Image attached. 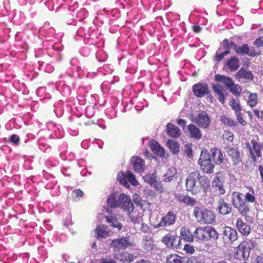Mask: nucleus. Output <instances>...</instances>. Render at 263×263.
<instances>
[{"mask_svg":"<svg viewBox=\"0 0 263 263\" xmlns=\"http://www.w3.org/2000/svg\"><path fill=\"white\" fill-rule=\"evenodd\" d=\"M70 64V67L67 70L66 73L61 76V80L56 83L57 90L65 97L70 95L72 89L75 87L74 78L79 77L82 70L78 59L72 58Z\"/></svg>","mask_w":263,"mask_h":263,"instance_id":"nucleus-1","label":"nucleus"},{"mask_svg":"<svg viewBox=\"0 0 263 263\" xmlns=\"http://www.w3.org/2000/svg\"><path fill=\"white\" fill-rule=\"evenodd\" d=\"M253 247V241L252 240L246 239L242 241L235 249V258L240 261L241 263H247Z\"/></svg>","mask_w":263,"mask_h":263,"instance_id":"nucleus-2","label":"nucleus"},{"mask_svg":"<svg viewBox=\"0 0 263 263\" xmlns=\"http://www.w3.org/2000/svg\"><path fill=\"white\" fill-rule=\"evenodd\" d=\"M193 215L201 223H212L215 221V215L213 212L206 208L196 206L193 210Z\"/></svg>","mask_w":263,"mask_h":263,"instance_id":"nucleus-3","label":"nucleus"},{"mask_svg":"<svg viewBox=\"0 0 263 263\" xmlns=\"http://www.w3.org/2000/svg\"><path fill=\"white\" fill-rule=\"evenodd\" d=\"M194 236L199 240L208 241L211 238L217 240L219 234L214 228L204 226L197 228L194 232Z\"/></svg>","mask_w":263,"mask_h":263,"instance_id":"nucleus-4","label":"nucleus"},{"mask_svg":"<svg viewBox=\"0 0 263 263\" xmlns=\"http://www.w3.org/2000/svg\"><path fill=\"white\" fill-rule=\"evenodd\" d=\"M241 196L242 194L239 192H234L233 193L232 204L240 215L247 216L250 212V208Z\"/></svg>","mask_w":263,"mask_h":263,"instance_id":"nucleus-5","label":"nucleus"},{"mask_svg":"<svg viewBox=\"0 0 263 263\" xmlns=\"http://www.w3.org/2000/svg\"><path fill=\"white\" fill-rule=\"evenodd\" d=\"M215 80L217 82L223 83L230 91L236 97L240 95L242 90L240 86L235 84L231 78L217 74L215 76Z\"/></svg>","mask_w":263,"mask_h":263,"instance_id":"nucleus-6","label":"nucleus"},{"mask_svg":"<svg viewBox=\"0 0 263 263\" xmlns=\"http://www.w3.org/2000/svg\"><path fill=\"white\" fill-rule=\"evenodd\" d=\"M225 41L227 43V47L228 48H233L235 52L238 54L248 55L252 57H254L258 54L255 52L254 48H249L247 44L238 46L233 42H229L227 39Z\"/></svg>","mask_w":263,"mask_h":263,"instance_id":"nucleus-7","label":"nucleus"},{"mask_svg":"<svg viewBox=\"0 0 263 263\" xmlns=\"http://www.w3.org/2000/svg\"><path fill=\"white\" fill-rule=\"evenodd\" d=\"M198 177H199V173L195 171L191 173L186 179V190L193 194H197L200 192V189L196 185V179L198 180Z\"/></svg>","mask_w":263,"mask_h":263,"instance_id":"nucleus-8","label":"nucleus"},{"mask_svg":"<svg viewBox=\"0 0 263 263\" xmlns=\"http://www.w3.org/2000/svg\"><path fill=\"white\" fill-rule=\"evenodd\" d=\"M192 89L194 95L197 98H201L207 96L208 98H212L208 85L206 83L198 82L194 84Z\"/></svg>","mask_w":263,"mask_h":263,"instance_id":"nucleus-9","label":"nucleus"},{"mask_svg":"<svg viewBox=\"0 0 263 263\" xmlns=\"http://www.w3.org/2000/svg\"><path fill=\"white\" fill-rule=\"evenodd\" d=\"M131 246H132V243L126 237L114 239L110 243V247L112 248L114 253L119 252L120 250H125Z\"/></svg>","mask_w":263,"mask_h":263,"instance_id":"nucleus-10","label":"nucleus"},{"mask_svg":"<svg viewBox=\"0 0 263 263\" xmlns=\"http://www.w3.org/2000/svg\"><path fill=\"white\" fill-rule=\"evenodd\" d=\"M76 36L83 38L84 41L86 40H87V42H90V40H99L97 37V32L94 31L91 27L88 28L87 30L83 27H80L76 32Z\"/></svg>","mask_w":263,"mask_h":263,"instance_id":"nucleus-11","label":"nucleus"},{"mask_svg":"<svg viewBox=\"0 0 263 263\" xmlns=\"http://www.w3.org/2000/svg\"><path fill=\"white\" fill-rule=\"evenodd\" d=\"M143 179L144 181L149 184L152 187L155 188L157 191L160 192H163L164 189L161 182H159L157 179L156 171H154L152 174H146Z\"/></svg>","mask_w":263,"mask_h":263,"instance_id":"nucleus-12","label":"nucleus"},{"mask_svg":"<svg viewBox=\"0 0 263 263\" xmlns=\"http://www.w3.org/2000/svg\"><path fill=\"white\" fill-rule=\"evenodd\" d=\"M176 218V215L174 212L170 211L165 216L161 218L160 222L156 227H165L172 226L175 223Z\"/></svg>","mask_w":263,"mask_h":263,"instance_id":"nucleus-13","label":"nucleus"},{"mask_svg":"<svg viewBox=\"0 0 263 263\" xmlns=\"http://www.w3.org/2000/svg\"><path fill=\"white\" fill-rule=\"evenodd\" d=\"M195 122L198 126L206 128L211 123V120L208 114L204 111H202L199 112L196 117Z\"/></svg>","mask_w":263,"mask_h":263,"instance_id":"nucleus-14","label":"nucleus"},{"mask_svg":"<svg viewBox=\"0 0 263 263\" xmlns=\"http://www.w3.org/2000/svg\"><path fill=\"white\" fill-rule=\"evenodd\" d=\"M149 146L152 152L162 158H166L168 155L165 153L164 148L161 146L159 143L154 140H151L149 142Z\"/></svg>","mask_w":263,"mask_h":263,"instance_id":"nucleus-15","label":"nucleus"},{"mask_svg":"<svg viewBox=\"0 0 263 263\" xmlns=\"http://www.w3.org/2000/svg\"><path fill=\"white\" fill-rule=\"evenodd\" d=\"M222 235L223 239L227 242H234L237 238V233L236 230L228 226L223 228Z\"/></svg>","mask_w":263,"mask_h":263,"instance_id":"nucleus-16","label":"nucleus"},{"mask_svg":"<svg viewBox=\"0 0 263 263\" xmlns=\"http://www.w3.org/2000/svg\"><path fill=\"white\" fill-rule=\"evenodd\" d=\"M251 143L252 145V148L249 146L250 152L251 155V158L253 161L255 163L256 162V156L257 157H261V148L263 147L262 144L258 143L255 139H252L251 141Z\"/></svg>","mask_w":263,"mask_h":263,"instance_id":"nucleus-17","label":"nucleus"},{"mask_svg":"<svg viewBox=\"0 0 263 263\" xmlns=\"http://www.w3.org/2000/svg\"><path fill=\"white\" fill-rule=\"evenodd\" d=\"M120 199L121 200L119 208H121L125 211L130 213L134 209V206L130 198L124 194L120 195Z\"/></svg>","mask_w":263,"mask_h":263,"instance_id":"nucleus-18","label":"nucleus"},{"mask_svg":"<svg viewBox=\"0 0 263 263\" xmlns=\"http://www.w3.org/2000/svg\"><path fill=\"white\" fill-rule=\"evenodd\" d=\"M98 42L99 40H90V42H87V43L89 44V46L81 48L80 49V54L84 57H88L91 53H94L98 48L96 44Z\"/></svg>","mask_w":263,"mask_h":263,"instance_id":"nucleus-19","label":"nucleus"},{"mask_svg":"<svg viewBox=\"0 0 263 263\" xmlns=\"http://www.w3.org/2000/svg\"><path fill=\"white\" fill-rule=\"evenodd\" d=\"M177 237L171 234H167L162 238V242L167 247L177 248L179 245L180 240L177 241Z\"/></svg>","mask_w":263,"mask_h":263,"instance_id":"nucleus-20","label":"nucleus"},{"mask_svg":"<svg viewBox=\"0 0 263 263\" xmlns=\"http://www.w3.org/2000/svg\"><path fill=\"white\" fill-rule=\"evenodd\" d=\"M127 180L133 186H137L138 182L136 180L135 175L130 172H127L125 177L121 178L119 177V181L121 184H123L125 187H129V185L127 182Z\"/></svg>","mask_w":263,"mask_h":263,"instance_id":"nucleus-21","label":"nucleus"},{"mask_svg":"<svg viewBox=\"0 0 263 263\" xmlns=\"http://www.w3.org/2000/svg\"><path fill=\"white\" fill-rule=\"evenodd\" d=\"M48 128L52 129L53 139H59L64 137L65 132L62 125H55L52 122H48Z\"/></svg>","mask_w":263,"mask_h":263,"instance_id":"nucleus-22","label":"nucleus"},{"mask_svg":"<svg viewBox=\"0 0 263 263\" xmlns=\"http://www.w3.org/2000/svg\"><path fill=\"white\" fill-rule=\"evenodd\" d=\"M213 164L212 159L211 151H209L206 149H203L200 154V158L198 160V164Z\"/></svg>","mask_w":263,"mask_h":263,"instance_id":"nucleus-23","label":"nucleus"},{"mask_svg":"<svg viewBox=\"0 0 263 263\" xmlns=\"http://www.w3.org/2000/svg\"><path fill=\"white\" fill-rule=\"evenodd\" d=\"M114 257L122 262H130L134 260V256L133 254L127 252L122 253H114Z\"/></svg>","mask_w":263,"mask_h":263,"instance_id":"nucleus-24","label":"nucleus"},{"mask_svg":"<svg viewBox=\"0 0 263 263\" xmlns=\"http://www.w3.org/2000/svg\"><path fill=\"white\" fill-rule=\"evenodd\" d=\"M236 227L240 233L243 235H248L251 231L250 226L243 221L241 218H238L236 222Z\"/></svg>","mask_w":263,"mask_h":263,"instance_id":"nucleus-25","label":"nucleus"},{"mask_svg":"<svg viewBox=\"0 0 263 263\" xmlns=\"http://www.w3.org/2000/svg\"><path fill=\"white\" fill-rule=\"evenodd\" d=\"M212 155V163L214 162L216 164H221L223 162V156L220 149L216 148L211 149Z\"/></svg>","mask_w":263,"mask_h":263,"instance_id":"nucleus-26","label":"nucleus"},{"mask_svg":"<svg viewBox=\"0 0 263 263\" xmlns=\"http://www.w3.org/2000/svg\"><path fill=\"white\" fill-rule=\"evenodd\" d=\"M95 231L97 234L96 237L97 239L106 238L110 232V230L108 227L103 224L98 226Z\"/></svg>","mask_w":263,"mask_h":263,"instance_id":"nucleus-27","label":"nucleus"},{"mask_svg":"<svg viewBox=\"0 0 263 263\" xmlns=\"http://www.w3.org/2000/svg\"><path fill=\"white\" fill-rule=\"evenodd\" d=\"M63 47L61 43H55L52 45L51 49H48L47 53L50 56L59 59L61 57L60 52L63 50Z\"/></svg>","mask_w":263,"mask_h":263,"instance_id":"nucleus-28","label":"nucleus"},{"mask_svg":"<svg viewBox=\"0 0 263 263\" xmlns=\"http://www.w3.org/2000/svg\"><path fill=\"white\" fill-rule=\"evenodd\" d=\"M212 89L217 96L218 101L222 104H224L225 103L226 97L224 93L227 95V93L223 90L222 86L217 84L214 85L212 86Z\"/></svg>","mask_w":263,"mask_h":263,"instance_id":"nucleus-29","label":"nucleus"},{"mask_svg":"<svg viewBox=\"0 0 263 263\" xmlns=\"http://www.w3.org/2000/svg\"><path fill=\"white\" fill-rule=\"evenodd\" d=\"M212 186L219 195H222L225 194L226 191L223 182L219 179L217 176L214 178L212 181Z\"/></svg>","mask_w":263,"mask_h":263,"instance_id":"nucleus-30","label":"nucleus"},{"mask_svg":"<svg viewBox=\"0 0 263 263\" xmlns=\"http://www.w3.org/2000/svg\"><path fill=\"white\" fill-rule=\"evenodd\" d=\"M193 235L191 231L186 227H182L180 229V239H182L185 241L193 242L194 241Z\"/></svg>","mask_w":263,"mask_h":263,"instance_id":"nucleus-31","label":"nucleus"},{"mask_svg":"<svg viewBox=\"0 0 263 263\" xmlns=\"http://www.w3.org/2000/svg\"><path fill=\"white\" fill-rule=\"evenodd\" d=\"M236 77L238 79H245L248 81H253L254 75L250 70L241 67L236 73Z\"/></svg>","mask_w":263,"mask_h":263,"instance_id":"nucleus-32","label":"nucleus"},{"mask_svg":"<svg viewBox=\"0 0 263 263\" xmlns=\"http://www.w3.org/2000/svg\"><path fill=\"white\" fill-rule=\"evenodd\" d=\"M198 183H199L200 190H201L204 193H207L210 191V181L209 178L204 177L201 176L199 174V177H198Z\"/></svg>","mask_w":263,"mask_h":263,"instance_id":"nucleus-33","label":"nucleus"},{"mask_svg":"<svg viewBox=\"0 0 263 263\" xmlns=\"http://www.w3.org/2000/svg\"><path fill=\"white\" fill-rule=\"evenodd\" d=\"M38 135L39 136V139L41 140L53 139L52 129L48 128V122L46 124V128L41 129L39 132Z\"/></svg>","mask_w":263,"mask_h":263,"instance_id":"nucleus-34","label":"nucleus"},{"mask_svg":"<svg viewBox=\"0 0 263 263\" xmlns=\"http://www.w3.org/2000/svg\"><path fill=\"white\" fill-rule=\"evenodd\" d=\"M155 247L154 240L152 238H147L146 237L142 242L141 249L144 252H150L152 251Z\"/></svg>","mask_w":263,"mask_h":263,"instance_id":"nucleus-35","label":"nucleus"},{"mask_svg":"<svg viewBox=\"0 0 263 263\" xmlns=\"http://www.w3.org/2000/svg\"><path fill=\"white\" fill-rule=\"evenodd\" d=\"M121 202V200L120 199V196L117 198L115 193L111 194L107 199V205L110 208H119Z\"/></svg>","mask_w":263,"mask_h":263,"instance_id":"nucleus-36","label":"nucleus"},{"mask_svg":"<svg viewBox=\"0 0 263 263\" xmlns=\"http://www.w3.org/2000/svg\"><path fill=\"white\" fill-rule=\"evenodd\" d=\"M225 66H227L231 71H234L239 68V60L236 57H233L227 61Z\"/></svg>","mask_w":263,"mask_h":263,"instance_id":"nucleus-37","label":"nucleus"},{"mask_svg":"<svg viewBox=\"0 0 263 263\" xmlns=\"http://www.w3.org/2000/svg\"><path fill=\"white\" fill-rule=\"evenodd\" d=\"M217 209L221 214L226 215L231 212V208L225 202L223 198H220L218 201Z\"/></svg>","mask_w":263,"mask_h":263,"instance_id":"nucleus-38","label":"nucleus"},{"mask_svg":"<svg viewBox=\"0 0 263 263\" xmlns=\"http://www.w3.org/2000/svg\"><path fill=\"white\" fill-rule=\"evenodd\" d=\"M187 130L191 138L195 139H200L202 137L201 130L193 124L187 126Z\"/></svg>","mask_w":263,"mask_h":263,"instance_id":"nucleus-39","label":"nucleus"},{"mask_svg":"<svg viewBox=\"0 0 263 263\" xmlns=\"http://www.w3.org/2000/svg\"><path fill=\"white\" fill-rule=\"evenodd\" d=\"M166 130L167 135L172 138H178L180 135L179 128L170 123L166 125Z\"/></svg>","mask_w":263,"mask_h":263,"instance_id":"nucleus-40","label":"nucleus"},{"mask_svg":"<svg viewBox=\"0 0 263 263\" xmlns=\"http://www.w3.org/2000/svg\"><path fill=\"white\" fill-rule=\"evenodd\" d=\"M64 103L61 100H59L55 102L53 105L54 112L56 116L60 118L62 116L64 113Z\"/></svg>","mask_w":263,"mask_h":263,"instance_id":"nucleus-41","label":"nucleus"},{"mask_svg":"<svg viewBox=\"0 0 263 263\" xmlns=\"http://www.w3.org/2000/svg\"><path fill=\"white\" fill-rule=\"evenodd\" d=\"M104 218L105 219V221L107 223H111V226L114 228H117L118 230H121L123 228V225L122 223H121L117 219V218L116 217L114 216H105L104 217Z\"/></svg>","mask_w":263,"mask_h":263,"instance_id":"nucleus-42","label":"nucleus"},{"mask_svg":"<svg viewBox=\"0 0 263 263\" xmlns=\"http://www.w3.org/2000/svg\"><path fill=\"white\" fill-rule=\"evenodd\" d=\"M24 123V122L22 118L17 117L11 119L8 124L11 128L19 129L22 126Z\"/></svg>","mask_w":263,"mask_h":263,"instance_id":"nucleus-43","label":"nucleus"},{"mask_svg":"<svg viewBox=\"0 0 263 263\" xmlns=\"http://www.w3.org/2000/svg\"><path fill=\"white\" fill-rule=\"evenodd\" d=\"M177 175V170L174 166H171L168 168L166 173L165 174L164 181L166 182H170L172 180L174 177H176Z\"/></svg>","mask_w":263,"mask_h":263,"instance_id":"nucleus-44","label":"nucleus"},{"mask_svg":"<svg viewBox=\"0 0 263 263\" xmlns=\"http://www.w3.org/2000/svg\"><path fill=\"white\" fill-rule=\"evenodd\" d=\"M223 47H224V48L226 49V50L223 52L218 53L219 50H218L216 52V53L214 57V60L215 61H216V62L220 61L224 57V56L227 55L230 52V51L229 50V49L230 48H228L227 47V43L226 42L225 40L223 41Z\"/></svg>","mask_w":263,"mask_h":263,"instance_id":"nucleus-45","label":"nucleus"},{"mask_svg":"<svg viewBox=\"0 0 263 263\" xmlns=\"http://www.w3.org/2000/svg\"><path fill=\"white\" fill-rule=\"evenodd\" d=\"M229 155L231 156L234 161V164H237L240 161L239 152L237 148H231L228 152Z\"/></svg>","mask_w":263,"mask_h":263,"instance_id":"nucleus-46","label":"nucleus"},{"mask_svg":"<svg viewBox=\"0 0 263 263\" xmlns=\"http://www.w3.org/2000/svg\"><path fill=\"white\" fill-rule=\"evenodd\" d=\"M182 258L177 254H172L166 257V263H183Z\"/></svg>","mask_w":263,"mask_h":263,"instance_id":"nucleus-47","label":"nucleus"},{"mask_svg":"<svg viewBox=\"0 0 263 263\" xmlns=\"http://www.w3.org/2000/svg\"><path fill=\"white\" fill-rule=\"evenodd\" d=\"M96 107L98 108V104H95V106L91 105L87 106L85 109V116L88 118L93 117L96 113Z\"/></svg>","mask_w":263,"mask_h":263,"instance_id":"nucleus-48","label":"nucleus"},{"mask_svg":"<svg viewBox=\"0 0 263 263\" xmlns=\"http://www.w3.org/2000/svg\"><path fill=\"white\" fill-rule=\"evenodd\" d=\"M167 145L173 154H177L179 152L180 146L177 141L169 140L167 142Z\"/></svg>","mask_w":263,"mask_h":263,"instance_id":"nucleus-49","label":"nucleus"},{"mask_svg":"<svg viewBox=\"0 0 263 263\" xmlns=\"http://www.w3.org/2000/svg\"><path fill=\"white\" fill-rule=\"evenodd\" d=\"M244 200L247 202L254 203L256 202L255 193L253 189L250 187L249 192L247 193L245 196Z\"/></svg>","mask_w":263,"mask_h":263,"instance_id":"nucleus-50","label":"nucleus"},{"mask_svg":"<svg viewBox=\"0 0 263 263\" xmlns=\"http://www.w3.org/2000/svg\"><path fill=\"white\" fill-rule=\"evenodd\" d=\"M229 104L232 109L235 111V113L241 111L242 110V108L240 104V102L238 99L235 100L234 98H232L230 100Z\"/></svg>","mask_w":263,"mask_h":263,"instance_id":"nucleus-51","label":"nucleus"},{"mask_svg":"<svg viewBox=\"0 0 263 263\" xmlns=\"http://www.w3.org/2000/svg\"><path fill=\"white\" fill-rule=\"evenodd\" d=\"M96 57L99 62H103L106 60L107 58V53L102 49H96Z\"/></svg>","mask_w":263,"mask_h":263,"instance_id":"nucleus-52","label":"nucleus"},{"mask_svg":"<svg viewBox=\"0 0 263 263\" xmlns=\"http://www.w3.org/2000/svg\"><path fill=\"white\" fill-rule=\"evenodd\" d=\"M248 93H249V96L248 98V104L251 107H254L256 105L258 102L257 95L256 93H251L250 91H249Z\"/></svg>","mask_w":263,"mask_h":263,"instance_id":"nucleus-53","label":"nucleus"},{"mask_svg":"<svg viewBox=\"0 0 263 263\" xmlns=\"http://www.w3.org/2000/svg\"><path fill=\"white\" fill-rule=\"evenodd\" d=\"M38 64L39 65V69L43 70L45 72L47 73H51L54 70V67L50 64H46L45 66L43 65V62L41 61H38Z\"/></svg>","mask_w":263,"mask_h":263,"instance_id":"nucleus-54","label":"nucleus"},{"mask_svg":"<svg viewBox=\"0 0 263 263\" xmlns=\"http://www.w3.org/2000/svg\"><path fill=\"white\" fill-rule=\"evenodd\" d=\"M220 121L224 124L230 126V127H234L237 125V122L235 121L234 120L231 119L230 118H228L227 116H222L221 117Z\"/></svg>","mask_w":263,"mask_h":263,"instance_id":"nucleus-55","label":"nucleus"},{"mask_svg":"<svg viewBox=\"0 0 263 263\" xmlns=\"http://www.w3.org/2000/svg\"><path fill=\"white\" fill-rule=\"evenodd\" d=\"M68 148V144L66 142H63L59 146V148L60 151V157L61 159H67L65 157V153H67V149Z\"/></svg>","mask_w":263,"mask_h":263,"instance_id":"nucleus-56","label":"nucleus"},{"mask_svg":"<svg viewBox=\"0 0 263 263\" xmlns=\"http://www.w3.org/2000/svg\"><path fill=\"white\" fill-rule=\"evenodd\" d=\"M105 114L109 119H113L117 115V110L115 106H111L105 110Z\"/></svg>","mask_w":263,"mask_h":263,"instance_id":"nucleus-57","label":"nucleus"},{"mask_svg":"<svg viewBox=\"0 0 263 263\" xmlns=\"http://www.w3.org/2000/svg\"><path fill=\"white\" fill-rule=\"evenodd\" d=\"M87 15V11L85 8H82L78 11L76 17L79 21L81 22L86 17Z\"/></svg>","mask_w":263,"mask_h":263,"instance_id":"nucleus-58","label":"nucleus"},{"mask_svg":"<svg viewBox=\"0 0 263 263\" xmlns=\"http://www.w3.org/2000/svg\"><path fill=\"white\" fill-rule=\"evenodd\" d=\"M90 89L91 87L89 86H80L77 90V94H79V95H82L83 96L86 97L87 94Z\"/></svg>","mask_w":263,"mask_h":263,"instance_id":"nucleus-59","label":"nucleus"},{"mask_svg":"<svg viewBox=\"0 0 263 263\" xmlns=\"http://www.w3.org/2000/svg\"><path fill=\"white\" fill-rule=\"evenodd\" d=\"M83 192L80 189L74 190L72 192L71 196L74 201H78L80 197H83Z\"/></svg>","mask_w":263,"mask_h":263,"instance_id":"nucleus-60","label":"nucleus"},{"mask_svg":"<svg viewBox=\"0 0 263 263\" xmlns=\"http://www.w3.org/2000/svg\"><path fill=\"white\" fill-rule=\"evenodd\" d=\"M144 160L138 156H133L130 159V164H144Z\"/></svg>","mask_w":263,"mask_h":263,"instance_id":"nucleus-61","label":"nucleus"},{"mask_svg":"<svg viewBox=\"0 0 263 263\" xmlns=\"http://www.w3.org/2000/svg\"><path fill=\"white\" fill-rule=\"evenodd\" d=\"M183 250L186 254H193L195 252L194 247L190 244H185Z\"/></svg>","mask_w":263,"mask_h":263,"instance_id":"nucleus-62","label":"nucleus"},{"mask_svg":"<svg viewBox=\"0 0 263 263\" xmlns=\"http://www.w3.org/2000/svg\"><path fill=\"white\" fill-rule=\"evenodd\" d=\"M203 172L207 174H212L214 172V165H200Z\"/></svg>","mask_w":263,"mask_h":263,"instance_id":"nucleus-63","label":"nucleus"},{"mask_svg":"<svg viewBox=\"0 0 263 263\" xmlns=\"http://www.w3.org/2000/svg\"><path fill=\"white\" fill-rule=\"evenodd\" d=\"M9 141L15 145H18L20 141V137L16 135H12L9 139Z\"/></svg>","mask_w":263,"mask_h":263,"instance_id":"nucleus-64","label":"nucleus"}]
</instances>
